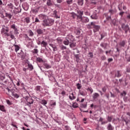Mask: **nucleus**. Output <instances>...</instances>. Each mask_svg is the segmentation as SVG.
Listing matches in <instances>:
<instances>
[{
	"instance_id": "nucleus-7",
	"label": "nucleus",
	"mask_w": 130,
	"mask_h": 130,
	"mask_svg": "<svg viewBox=\"0 0 130 130\" xmlns=\"http://www.w3.org/2000/svg\"><path fill=\"white\" fill-rule=\"evenodd\" d=\"M25 99L26 100L27 105H28L29 106V105H31V104H33V102H34V100H33V99L31 98H25Z\"/></svg>"
},
{
	"instance_id": "nucleus-32",
	"label": "nucleus",
	"mask_w": 130,
	"mask_h": 130,
	"mask_svg": "<svg viewBox=\"0 0 130 130\" xmlns=\"http://www.w3.org/2000/svg\"><path fill=\"white\" fill-rule=\"evenodd\" d=\"M28 70H29V71H32L34 69L33 66L32 65V64H28Z\"/></svg>"
},
{
	"instance_id": "nucleus-50",
	"label": "nucleus",
	"mask_w": 130,
	"mask_h": 130,
	"mask_svg": "<svg viewBox=\"0 0 130 130\" xmlns=\"http://www.w3.org/2000/svg\"><path fill=\"white\" fill-rule=\"evenodd\" d=\"M88 91H89V92H90V93H92L93 92V89L91 88H88L87 89Z\"/></svg>"
},
{
	"instance_id": "nucleus-43",
	"label": "nucleus",
	"mask_w": 130,
	"mask_h": 130,
	"mask_svg": "<svg viewBox=\"0 0 130 130\" xmlns=\"http://www.w3.org/2000/svg\"><path fill=\"white\" fill-rule=\"evenodd\" d=\"M6 102L7 104H8V105H12L13 104V103L12 102V101H10V100H7Z\"/></svg>"
},
{
	"instance_id": "nucleus-52",
	"label": "nucleus",
	"mask_w": 130,
	"mask_h": 130,
	"mask_svg": "<svg viewBox=\"0 0 130 130\" xmlns=\"http://www.w3.org/2000/svg\"><path fill=\"white\" fill-rule=\"evenodd\" d=\"M101 46H102V47H104V48H105L106 47V44L102 43L101 44Z\"/></svg>"
},
{
	"instance_id": "nucleus-36",
	"label": "nucleus",
	"mask_w": 130,
	"mask_h": 130,
	"mask_svg": "<svg viewBox=\"0 0 130 130\" xmlns=\"http://www.w3.org/2000/svg\"><path fill=\"white\" fill-rule=\"evenodd\" d=\"M44 67L46 69H50L51 68V66L48 63H45Z\"/></svg>"
},
{
	"instance_id": "nucleus-30",
	"label": "nucleus",
	"mask_w": 130,
	"mask_h": 130,
	"mask_svg": "<svg viewBox=\"0 0 130 130\" xmlns=\"http://www.w3.org/2000/svg\"><path fill=\"white\" fill-rule=\"evenodd\" d=\"M28 34L29 36H30V37L34 36V33L31 30H28Z\"/></svg>"
},
{
	"instance_id": "nucleus-53",
	"label": "nucleus",
	"mask_w": 130,
	"mask_h": 130,
	"mask_svg": "<svg viewBox=\"0 0 130 130\" xmlns=\"http://www.w3.org/2000/svg\"><path fill=\"white\" fill-rule=\"evenodd\" d=\"M77 88L78 89H81V85L80 84V83H78L77 84Z\"/></svg>"
},
{
	"instance_id": "nucleus-62",
	"label": "nucleus",
	"mask_w": 130,
	"mask_h": 130,
	"mask_svg": "<svg viewBox=\"0 0 130 130\" xmlns=\"http://www.w3.org/2000/svg\"><path fill=\"white\" fill-rule=\"evenodd\" d=\"M124 14V12H122L119 13V15H120V16H121V17H122V16H123Z\"/></svg>"
},
{
	"instance_id": "nucleus-5",
	"label": "nucleus",
	"mask_w": 130,
	"mask_h": 130,
	"mask_svg": "<svg viewBox=\"0 0 130 130\" xmlns=\"http://www.w3.org/2000/svg\"><path fill=\"white\" fill-rule=\"evenodd\" d=\"M121 27L124 31H125V34H127V32L128 30H129V27H128V25H126L124 24H122L121 25Z\"/></svg>"
},
{
	"instance_id": "nucleus-55",
	"label": "nucleus",
	"mask_w": 130,
	"mask_h": 130,
	"mask_svg": "<svg viewBox=\"0 0 130 130\" xmlns=\"http://www.w3.org/2000/svg\"><path fill=\"white\" fill-rule=\"evenodd\" d=\"M35 22L36 23H40V21L38 18H36L35 19Z\"/></svg>"
},
{
	"instance_id": "nucleus-26",
	"label": "nucleus",
	"mask_w": 130,
	"mask_h": 130,
	"mask_svg": "<svg viewBox=\"0 0 130 130\" xmlns=\"http://www.w3.org/2000/svg\"><path fill=\"white\" fill-rule=\"evenodd\" d=\"M91 18L93 19V20H97L98 19V17L97 15L93 14L91 16Z\"/></svg>"
},
{
	"instance_id": "nucleus-58",
	"label": "nucleus",
	"mask_w": 130,
	"mask_h": 130,
	"mask_svg": "<svg viewBox=\"0 0 130 130\" xmlns=\"http://www.w3.org/2000/svg\"><path fill=\"white\" fill-rule=\"evenodd\" d=\"M109 12V13H110V14L114 13V11H113V10H110Z\"/></svg>"
},
{
	"instance_id": "nucleus-24",
	"label": "nucleus",
	"mask_w": 130,
	"mask_h": 130,
	"mask_svg": "<svg viewBox=\"0 0 130 130\" xmlns=\"http://www.w3.org/2000/svg\"><path fill=\"white\" fill-rule=\"evenodd\" d=\"M78 4L79 6H83L84 5V0H78Z\"/></svg>"
},
{
	"instance_id": "nucleus-39",
	"label": "nucleus",
	"mask_w": 130,
	"mask_h": 130,
	"mask_svg": "<svg viewBox=\"0 0 130 130\" xmlns=\"http://www.w3.org/2000/svg\"><path fill=\"white\" fill-rule=\"evenodd\" d=\"M75 46H76V43H71L70 44V47H71V48H73V47H75Z\"/></svg>"
},
{
	"instance_id": "nucleus-3",
	"label": "nucleus",
	"mask_w": 130,
	"mask_h": 130,
	"mask_svg": "<svg viewBox=\"0 0 130 130\" xmlns=\"http://www.w3.org/2000/svg\"><path fill=\"white\" fill-rule=\"evenodd\" d=\"M10 28L11 29H13V30H14V35H17L19 34V31H18V28H17L16 24H13L12 25H11Z\"/></svg>"
},
{
	"instance_id": "nucleus-57",
	"label": "nucleus",
	"mask_w": 130,
	"mask_h": 130,
	"mask_svg": "<svg viewBox=\"0 0 130 130\" xmlns=\"http://www.w3.org/2000/svg\"><path fill=\"white\" fill-rule=\"evenodd\" d=\"M56 41H57V42H61V41H62V40L59 38H57L56 39Z\"/></svg>"
},
{
	"instance_id": "nucleus-60",
	"label": "nucleus",
	"mask_w": 130,
	"mask_h": 130,
	"mask_svg": "<svg viewBox=\"0 0 130 130\" xmlns=\"http://www.w3.org/2000/svg\"><path fill=\"white\" fill-rule=\"evenodd\" d=\"M65 129L70 130V127H69V126H65Z\"/></svg>"
},
{
	"instance_id": "nucleus-56",
	"label": "nucleus",
	"mask_w": 130,
	"mask_h": 130,
	"mask_svg": "<svg viewBox=\"0 0 130 130\" xmlns=\"http://www.w3.org/2000/svg\"><path fill=\"white\" fill-rule=\"evenodd\" d=\"M53 51H56V50H57V48L56 46H55V47L53 48Z\"/></svg>"
},
{
	"instance_id": "nucleus-21",
	"label": "nucleus",
	"mask_w": 130,
	"mask_h": 130,
	"mask_svg": "<svg viewBox=\"0 0 130 130\" xmlns=\"http://www.w3.org/2000/svg\"><path fill=\"white\" fill-rule=\"evenodd\" d=\"M6 15V17H7V18H8V19H10V20H11V19H12V17L13 15H12V14H10V13H6L5 14Z\"/></svg>"
},
{
	"instance_id": "nucleus-9",
	"label": "nucleus",
	"mask_w": 130,
	"mask_h": 130,
	"mask_svg": "<svg viewBox=\"0 0 130 130\" xmlns=\"http://www.w3.org/2000/svg\"><path fill=\"white\" fill-rule=\"evenodd\" d=\"M81 22L82 23H88L89 22V19L87 17H82Z\"/></svg>"
},
{
	"instance_id": "nucleus-1",
	"label": "nucleus",
	"mask_w": 130,
	"mask_h": 130,
	"mask_svg": "<svg viewBox=\"0 0 130 130\" xmlns=\"http://www.w3.org/2000/svg\"><path fill=\"white\" fill-rule=\"evenodd\" d=\"M9 27L7 26H5L4 27H3L1 30L2 33H3V34H4L5 35H6V36H7L8 37H9V36H10V38H11V39H16V38H15V36H14L13 31H10L9 34Z\"/></svg>"
},
{
	"instance_id": "nucleus-41",
	"label": "nucleus",
	"mask_w": 130,
	"mask_h": 130,
	"mask_svg": "<svg viewBox=\"0 0 130 130\" xmlns=\"http://www.w3.org/2000/svg\"><path fill=\"white\" fill-rule=\"evenodd\" d=\"M113 23L114 26H117V25H118V21L116 20H114Z\"/></svg>"
},
{
	"instance_id": "nucleus-11",
	"label": "nucleus",
	"mask_w": 130,
	"mask_h": 130,
	"mask_svg": "<svg viewBox=\"0 0 130 130\" xmlns=\"http://www.w3.org/2000/svg\"><path fill=\"white\" fill-rule=\"evenodd\" d=\"M92 117H93V119H95V120H98V113H96V112H93V115Z\"/></svg>"
},
{
	"instance_id": "nucleus-6",
	"label": "nucleus",
	"mask_w": 130,
	"mask_h": 130,
	"mask_svg": "<svg viewBox=\"0 0 130 130\" xmlns=\"http://www.w3.org/2000/svg\"><path fill=\"white\" fill-rule=\"evenodd\" d=\"M39 18L40 20H43V21H44V20L48 19V16L45 14H41L39 15Z\"/></svg>"
},
{
	"instance_id": "nucleus-13",
	"label": "nucleus",
	"mask_w": 130,
	"mask_h": 130,
	"mask_svg": "<svg viewBox=\"0 0 130 130\" xmlns=\"http://www.w3.org/2000/svg\"><path fill=\"white\" fill-rule=\"evenodd\" d=\"M107 129L108 130H113V129H114V127L112 126V125H111V124L109 123L108 125Z\"/></svg>"
},
{
	"instance_id": "nucleus-14",
	"label": "nucleus",
	"mask_w": 130,
	"mask_h": 130,
	"mask_svg": "<svg viewBox=\"0 0 130 130\" xmlns=\"http://www.w3.org/2000/svg\"><path fill=\"white\" fill-rule=\"evenodd\" d=\"M14 46L15 47V50L16 52H18L20 50V47L18 45L14 44Z\"/></svg>"
},
{
	"instance_id": "nucleus-34",
	"label": "nucleus",
	"mask_w": 130,
	"mask_h": 130,
	"mask_svg": "<svg viewBox=\"0 0 130 130\" xmlns=\"http://www.w3.org/2000/svg\"><path fill=\"white\" fill-rule=\"evenodd\" d=\"M82 18H83V16L77 15V20H78V21H79V22H81Z\"/></svg>"
},
{
	"instance_id": "nucleus-17",
	"label": "nucleus",
	"mask_w": 130,
	"mask_h": 130,
	"mask_svg": "<svg viewBox=\"0 0 130 130\" xmlns=\"http://www.w3.org/2000/svg\"><path fill=\"white\" fill-rule=\"evenodd\" d=\"M41 45L43 47H46L48 45L47 42L43 41L41 43Z\"/></svg>"
},
{
	"instance_id": "nucleus-47",
	"label": "nucleus",
	"mask_w": 130,
	"mask_h": 130,
	"mask_svg": "<svg viewBox=\"0 0 130 130\" xmlns=\"http://www.w3.org/2000/svg\"><path fill=\"white\" fill-rule=\"evenodd\" d=\"M32 53H36V54H37V53H38V49H35L34 50V51L32 52Z\"/></svg>"
},
{
	"instance_id": "nucleus-29",
	"label": "nucleus",
	"mask_w": 130,
	"mask_h": 130,
	"mask_svg": "<svg viewBox=\"0 0 130 130\" xmlns=\"http://www.w3.org/2000/svg\"><path fill=\"white\" fill-rule=\"evenodd\" d=\"M40 103L43 104V105H46V104H47V101L45 100H43L40 102Z\"/></svg>"
},
{
	"instance_id": "nucleus-31",
	"label": "nucleus",
	"mask_w": 130,
	"mask_h": 130,
	"mask_svg": "<svg viewBox=\"0 0 130 130\" xmlns=\"http://www.w3.org/2000/svg\"><path fill=\"white\" fill-rule=\"evenodd\" d=\"M50 104L51 106H55L56 105V103L54 101H51Z\"/></svg>"
},
{
	"instance_id": "nucleus-35",
	"label": "nucleus",
	"mask_w": 130,
	"mask_h": 130,
	"mask_svg": "<svg viewBox=\"0 0 130 130\" xmlns=\"http://www.w3.org/2000/svg\"><path fill=\"white\" fill-rule=\"evenodd\" d=\"M37 61H38V62H43V59L40 57L37 58Z\"/></svg>"
},
{
	"instance_id": "nucleus-15",
	"label": "nucleus",
	"mask_w": 130,
	"mask_h": 130,
	"mask_svg": "<svg viewBox=\"0 0 130 130\" xmlns=\"http://www.w3.org/2000/svg\"><path fill=\"white\" fill-rule=\"evenodd\" d=\"M115 77H117V78H119L120 77H121V73H120V71H117L115 75Z\"/></svg>"
},
{
	"instance_id": "nucleus-4",
	"label": "nucleus",
	"mask_w": 130,
	"mask_h": 130,
	"mask_svg": "<svg viewBox=\"0 0 130 130\" xmlns=\"http://www.w3.org/2000/svg\"><path fill=\"white\" fill-rule=\"evenodd\" d=\"M89 26H90L91 28H93V31L94 33L98 31V25H96L95 22H91Z\"/></svg>"
},
{
	"instance_id": "nucleus-61",
	"label": "nucleus",
	"mask_w": 130,
	"mask_h": 130,
	"mask_svg": "<svg viewBox=\"0 0 130 130\" xmlns=\"http://www.w3.org/2000/svg\"><path fill=\"white\" fill-rule=\"evenodd\" d=\"M61 95L64 96V95H66V91H62L61 93Z\"/></svg>"
},
{
	"instance_id": "nucleus-40",
	"label": "nucleus",
	"mask_w": 130,
	"mask_h": 130,
	"mask_svg": "<svg viewBox=\"0 0 130 130\" xmlns=\"http://www.w3.org/2000/svg\"><path fill=\"white\" fill-rule=\"evenodd\" d=\"M68 5H72L73 4V0H66Z\"/></svg>"
},
{
	"instance_id": "nucleus-10",
	"label": "nucleus",
	"mask_w": 130,
	"mask_h": 130,
	"mask_svg": "<svg viewBox=\"0 0 130 130\" xmlns=\"http://www.w3.org/2000/svg\"><path fill=\"white\" fill-rule=\"evenodd\" d=\"M43 90V88L40 86H37L36 88V91L37 93H40Z\"/></svg>"
},
{
	"instance_id": "nucleus-18",
	"label": "nucleus",
	"mask_w": 130,
	"mask_h": 130,
	"mask_svg": "<svg viewBox=\"0 0 130 130\" xmlns=\"http://www.w3.org/2000/svg\"><path fill=\"white\" fill-rule=\"evenodd\" d=\"M77 13L78 14L77 16H80L81 17H83V15H84V12L81 10H78Z\"/></svg>"
},
{
	"instance_id": "nucleus-33",
	"label": "nucleus",
	"mask_w": 130,
	"mask_h": 130,
	"mask_svg": "<svg viewBox=\"0 0 130 130\" xmlns=\"http://www.w3.org/2000/svg\"><path fill=\"white\" fill-rule=\"evenodd\" d=\"M121 97H125L126 95V92L125 91H123L122 92L120 93Z\"/></svg>"
},
{
	"instance_id": "nucleus-12",
	"label": "nucleus",
	"mask_w": 130,
	"mask_h": 130,
	"mask_svg": "<svg viewBox=\"0 0 130 130\" xmlns=\"http://www.w3.org/2000/svg\"><path fill=\"white\" fill-rule=\"evenodd\" d=\"M53 15L54 17H55V18H56V19H58L60 18L59 16H58L57 15V11H56V10H54L53 11Z\"/></svg>"
},
{
	"instance_id": "nucleus-28",
	"label": "nucleus",
	"mask_w": 130,
	"mask_h": 130,
	"mask_svg": "<svg viewBox=\"0 0 130 130\" xmlns=\"http://www.w3.org/2000/svg\"><path fill=\"white\" fill-rule=\"evenodd\" d=\"M72 107H73V108H78V107H79V104L76 103H74L72 105Z\"/></svg>"
},
{
	"instance_id": "nucleus-19",
	"label": "nucleus",
	"mask_w": 130,
	"mask_h": 130,
	"mask_svg": "<svg viewBox=\"0 0 130 130\" xmlns=\"http://www.w3.org/2000/svg\"><path fill=\"white\" fill-rule=\"evenodd\" d=\"M74 56L76 58V61H77V62H79V61H80V57L79 56V54H75L74 55Z\"/></svg>"
},
{
	"instance_id": "nucleus-64",
	"label": "nucleus",
	"mask_w": 130,
	"mask_h": 130,
	"mask_svg": "<svg viewBox=\"0 0 130 130\" xmlns=\"http://www.w3.org/2000/svg\"><path fill=\"white\" fill-rule=\"evenodd\" d=\"M62 1H63V0H57V3L58 4H60V3H61L62 2Z\"/></svg>"
},
{
	"instance_id": "nucleus-27",
	"label": "nucleus",
	"mask_w": 130,
	"mask_h": 130,
	"mask_svg": "<svg viewBox=\"0 0 130 130\" xmlns=\"http://www.w3.org/2000/svg\"><path fill=\"white\" fill-rule=\"evenodd\" d=\"M24 22H26L27 24H29L30 23V18L26 17L24 18Z\"/></svg>"
},
{
	"instance_id": "nucleus-22",
	"label": "nucleus",
	"mask_w": 130,
	"mask_h": 130,
	"mask_svg": "<svg viewBox=\"0 0 130 130\" xmlns=\"http://www.w3.org/2000/svg\"><path fill=\"white\" fill-rule=\"evenodd\" d=\"M39 11V8H37L36 9H32V12L33 14H37V13H38Z\"/></svg>"
},
{
	"instance_id": "nucleus-49",
	"label": "nucleus",
	"mask_w": 130,
	"mask_h": 130,
	"mask_svg": "<svg viewBox=\"0 0 130 130\" xmlns=\"http://www.w3.org/2000/svg\"><path fill=\"white\" fill-rule=\"evenodd\" d=\"M107 119L108 121H109V122H111V120H112V118L111 117L108 116Z\"/></svg>"
},
{
	"instance_id": "nucleus-25",
	"label": "nucleus",
	"mask_w": 130,
	"mask_h": 130,
	"mask_svg": "<svg viewBox=\"0 0 130 130\" xmlns=\"http://www.w3.org/2000/svg\"><path fill=\"white\" fill-rule=\"evenodd\" d=\"M63 43L64 45H69V44H70V41L69 40L66 39L63 41Z\"/></svg>"
},
{
	"instance_id": "nucleus-38",
	"label": "nucleus",
	"mask_w": 130,
	"mask_h": 130,
	"mask_svg": "<svg viewBox=\"0 0 130 130\" xmlns=\"http://www.w3.org/2000/svg\"><path fill=\"white\" fill-rule=\"evenodd\" d=\"M101 39H100V40H102V39H103V38H104V37H105V36H106V34L104 33V34H102L101 35Z\"/></svg>"
},
{
	"instance_id": "nucleus-8",
	"label": "nucleus",
	"mask_w": 130,
	"mask_h": 130,
	"mask_svg": "<svg viewBox=\"0 0 130 130\" xmlns=\"http://www.w3.org/2000/svg\"><path fill=\"white\" fill-rule=\"evenodd\" d=\"M7 7L8 8V10L9 11H10V12H12L14 9V5H13L12 3L8 4Z\"/></svg>"
},
{
	"instance_id": "nucleus-37",
	"label": "nucleus",
	"mask_w": 130,
	"mask_h": 130,
	"mask_svg": "<svg viewBox=\"0 0 130 130\" xmlns=\"http://www.w3.org/2000/svg\"><path fill=\"white\" fill-rule=\"evenodd\" d=\"M72 17L73 18V19H76L77 18L78 15L76 14L75 13H71Z\"/></svg>"
},
{
	"instance_id": "nucleus-2",
	"label": "nucleus",
	"mask_w": 130,
	"mask_h": 130,
	"mask_svg": "<svg viewBox=\"0 0 130 130\" xmlns=\"http://www.w3.org/2000/svg\"><path fill=\"white\" fill-rule=\"evenodd\" d=\"M54 23V20L51 18H48V17L46 20H43L42 25L44 27H49L52 26V25H53Z\"/></svg>"
},
{
	"instance_id": "nucleus-23",
	"label": "nucleus",
	"mask_w": 130,
	"mask_h": 130,
	"mask_svg": "<svg viewBox=\"0 0 130 130\" xmlns=\"http://www.w3.org/2000/svg\"><path fill=\"white\" fill-rule=\"evenodd\" d=\"M37 32L39 35L43 34V30H42L41 29H38L37 30Z\"/></svg>"
},
{
	"instance_id": "nucleus-16",
	"label": "nucleus",
	"mask_w": 130,
	"mask_h": 130,
	"mask_svg": "<svg viewBox=\"0 0 130 130\" xmlns=\"http://www.w3.org/2000/svg\"><path fill=\"white\" fill-rule=\"evenodd\" d=\"M0 110L3 112H7V111L5 109V106L4 105H0Z\"/></svg>"
},
{
	"instance_id": "nucleus-44",
	"label": "nucleus",
	"mask_w": 130,
	"mask_h": 130,
	"mask_svg": "<svg viewBox=\"0 0 130 130\" xmlns=\"http://www.w3.org/2000/svg\"><path fill=\"white\" fill-rule=\"evenodd\" d=\"M12 94L15 98H19V95H18V94L15 92H13L12 93Z\"/></svg>"
},
{
	"instance_id": "nucleus-20",
	"label": "nucleus",
	"mask_w": 130,
	"mask_h": 130,
	"mask_svg": "<svg viewBox=\"0 0 130 130\" xmlns=\"http://www.w3.org/2000/svg\"><path fill=\"white\" fill-rule=\"evenodd\" d=\"M119 45L121 46L122 47H124V45H125V42L124 41H122L119 43Z\"/></svg>"
},
{
	"instance_id": "nucleus-59",
	"label": "nucleus",
	"mask_w": 130,
	"mask_h": 130,
	"mask_svg": "<svg viewBox=\"0 0 130 130\" xmlns=\"http://www.w3.org/2000/svg\"><path fill=\"white\" fill-rule=\"evenodd\" d=\"M106 89H107L106 87H104L102 89L103 92H106Z\"/></svg>"
},
{
	"instance_id": "nucleus-48",
	"label": "nucleus",
	"mask_w": 130,
	"mask_h": 130,
	"mask_svg": "<svg viewBox=\"0 0 130 130\" xmlns=\"http://www.w3.org/2000/svg\"><path fill=\"white\" fill-rule=\"evenodd\" d=\"M67 38H69V39H70V40L71 41H72L73 40H72V39H71V38H73V36L72 35H68V36H67Z\"/></svg>"
},
{
	"instance_id": "nucleus-54",
	"label": "nucleus",
	"mask_w": 130,
	"mask_h": 130,
	"mask_svg": "<svg viewBox=\"0 0 130 130\" xmlns=\"http://www.w3.org/2000/svg\"><path fill=\"white\" fill-rule=\"evenodd\" d=\"M88 56L89 57H93V53H91V52H89V53H88Z\"/></svg>"
},
{
	"instance_id": "nucleus-45",
	"label": "nucleus",
	"mask_w": 130,
	"mask_h": 130,
	"mask_svg": "<svg viewBox=\"0 0 130 130\" xmlns=\"http://www.w3.org/2000/svg\"><path fill=\"white\" fill-rule=\"evenodd\" d=\"M80 107L81 108H86L87 107V104H81Z\"/></svg>"
},
{
	"instance_id": "nucleus-63",
	"label": "nucleus",
	"mask_w": 130,
	"mask_h": 130,
	"mask_svg": "<svg viewBox=\"0 0 130 130\" xmlns=\"http://www.w3.org/2000/svg\"><path fill=\"white\" fill-rule=\"evenodd\" d=\"M113 60V59H112V58H110L108 59V61L109 62H110L111 61H112Z\"/></svg>"
},
{
	"instance_id": "nucleus-42",
	"label": "nucleus",
	"mask_w": 130,
	"mask_h": 130,
	"mask_svg": "<svg viewBox=\"0 0 130 130\" xmlns=\"http://www.w3.org/2000/svg\"><path fill=\"white\" fill-rule=\"evenodd\" d=\"M60 49H61V50H64V49H67V47L63 46V45H61L59 46Z\"/></svg>"
},
{
	"instance_id": "nucleus-46",
	"label": "nucleus",
	"mask_w": 130,
	"mask_h": 130,
	"mask_svg": "<svg viewBox=\"0 0 130 130\" xmlns=\"http://www.w3.org/2000/svg\"><path fill=\"white\" fill-rule=\"evenodd\" d=\"M47 6H51V5H52L51 1L47 0Z\"/></svg>"
},
{
	"instance_id": "nucleus-51",
	"label": "nucleus",
	"mask_w": 130,
	"mask_h": 130,
	"mask_svg": "<svg viewBox=\"0 0 130 130\" xmlns=\"http://www.w3.org/2000/svg\"><path fill=\"white\" fill-rule=\"evenodd\" d=\"M22 7H23V9L25 11H28V9H29V7H25L24 6H23Z\"/></svg>"
}]
</instances>
